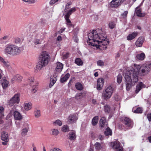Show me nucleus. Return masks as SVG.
<instances>
[{
  "mask_svg": "<svg viewBox=\"0 0 151 151\" xmlns=\"http://www.w3.org/2000/svg\"><path fill=\"white\" fill-rule=\"evenodd\" d=\"M151 64H145L142 67L139 65H134V68L129 67L123 76L126 82V89L129 91L132 86L138 81L139 74L142 76L147 74L150 70Z\"/></svg>",
  "mask_w": 151,
  "mask_h": 151,
  "instance_id": "1",
  "label": "nucleus"
},
{
  "mask_svg": "<svg viewBox=\"0 0 151 151\" xmlns=\"http://www.w3.org/2000/svg\"><path fill=\"white\" fill-rule=\"evenodd\" d=\"M88 37L87 42L88 45L96 47L97 48L101 46V44L105 46L109 44V42L106 40V36L105 33L101 29L93 30L92 32L88 34Z\"/></svg>",
  "mask_w": 151,
  "mask_h": 151,
  "instance_id": "2",
  "label": "nucleus"
},
{
  "mask_svg": "<svg viewBox=\"0 0 151 151\" xmlns=\"http://www.w3.org/2000/svg\"><path fill=\"white\" fill-rule=\"evenodd\" d=\"M40 58V61L35 68V71L36 72H38L42 68L48 64L50 60V57L48 52L46 51H43L41 53Z\"/></svg>",
  "mask_w": 151,
  "mask_h": 151,
  "instance_id": "3",
  "label": "nucleus"
},
{
  "mask_svg": "<svg viewBox=\"0 0 151 151\" xmlns=\"http://www.w3.org/2000/svg\"><path fill=\"white\" fill-rule=\"evenodd\" d=\"M21 51V47L12 44H9L6 45L4 49V52L12 56L19 55Z\"/></svg>",
  "mask_w": 151,
  "mask_h": 151,
  "instance_id": "4",
  "label": "nucleus"
},
{
  "mask_svg": "<svg viewBox=\"0 0 151 151\" xmlns=\"http://www.w3.org/2000/svg\"><path fill=\"white\" fill-rule=\"evenodd\" d=\"M72 4L71 2H69L66 5L63 13L64 16H70L76 10L75 7H73L70 9Z\"/></svg>",
  "mask_w": 151,
  "mask_h": 151,
  "instance_id": "5",
  "label": "nucleus"
},
{
  "mask_svg": "<svg viewBox=\"0 0 151 151\" xmlns=\"http://www.w3.org/2000/svg\"><path fill=\"white\" fill-rule=\"evenodd\" d=\"M113 92V89L112 87L109 86L103 91L102 96L105 99H108L111 97Z\"/></svg>",
  "mask_w": 151,
  "mask_h": 151,
  "instance_id": "6",
  "label": "nucleus"
},
{
  "mask_svg": "<svg viewBox=\"0 0 151 151\" xmlns=\"http://www.w3.org/2000/svg\"><path fill=\"white\" fill-rule=\"evenodd\" d=\"M20 94L17 93L15 94L8 101V103L9 105L11 107L13 106L15 104H18L19 103L20 99Z\"/></svg>",
  "mask_w": 151,
  "mask_h": 151,
  "instance_id": "7",
  "label": "nucleus"
},
{
  "mask_svg": "<svg viewBox=\"0 0 151 151\" xmlns=\"http://www.w3.org/2000/svg\"><path fill=\"white\" fill-rule=\"evenodd\" d=\"M124 1V0H112L109 3V5L111 8H116Z\"/></svg>",
  "mask_w": 151,
  "mask_h": 151,
  "instance_id": "8",
  "label": "nucleus"
},
{
  "mask_svg": "<svg viewBox=\"0 0 151 151\" xmlns=\"http://www.w3.org/2000/svg\"><path fill=\"white\" fill-rule=\"evenodd\" d=\"M78 118V115L76 114H70L68 118L67 122L68 123H75Z\"/></svg>",
  "mask_w": 151,
  "mask_h": 151,
  "instance_id": "9",
  "label": "nucleus"
},
{
  "mask_svg": "<svg viewBox=\"0 0 151 151\" xmlns=\"http://www.w3.org/2000/svg\"><path fill=\"white\" fill-rule=\"evenodd\" d=\"M110 146L112 147L114 149L117 150V151H123V148L120 147V143L119 142L116 141L114 142H111Z\"/></svg>",
  "mask_w": 151,
  "mask_h": 151,
  "instance_id": "10",
  "label": "nucleus"
},
{
  "mask_svg": "<svg viewBox=\"0 0 151 151\" xmlns=\"http://www.w3.org/2000/svg\"><path fill=\"white\" fill-rule=\"evenodd\" d=\"M124 124L126 127L129 129L132 127L133 125V123L132 121L129 118L125 117L124 119Z\"/></svg>",
  "mask_w": 151,
  "mask_h": 151,
  "instance_id": "11",
  "label": "nucleus"
},
{
  "mask_svg": "<svg viewBox=\"0 0 151 151\" xmlns=\"http://www.w3.org/2000/svg\"><path fill=\"white\" fill-rule=\"evenodd\" d=\"M104 83V79L102 78H99L97 81L96 88L99 90H101L103 86Z\"/></svg>",
  "mask_w": 151,
  "mask_h": 151,
  "instance_id": "12",
  "label": "nucleus"
},
{
  "mask_svg": "<svg viewBox=\"0 0 151 151\" xmlns=\"http://www.w3.org/2000/svg\"><path fill=\"white\" fill-rule=\"evenodd\" d=\"M13 116L14 119L16 120L20 121L23 118L21 114L17 111H14Z\"/></svg>",
  "mask_w": 151,
  "mask_h": 151,
  "instance_id": "13",
  "label": "nucleus"
},
{
  "mask_svg": "<svg viewBox=\"0 0 151 151\" xmlns=\"http://www.w3.org/2000/svg\"><path fill=\"white\" fill-rule=\"evenodd\" d=\"M144 38L143 37H139L135 42L136 46L138 47H141L144 41Z\"/></svg>",
  "mask_w": 151,
  "mask_h": 151,
  "instance_id": "14",
  "label": "nucleus"
},
{
  "mask_svg": "<svg viewBox=\"0 0 151 151\" xmlns=\"http://www.w3.org/2000/svg\"><path fill=\"white\" fill-rule=\"evenodd\" d=\"M63 64L61 63L58 62L56 63L55 70L56 72L60 73L63 68Z\"/></svg>",
  "mask_w": 151,
  "mask_h": 151,
  "instance_id": "15",
  "label": "nucleus"
},
{
  "mask_svg": "<svg viewBox=\"0 0 151 151\" xmlns=\"http://www.w3.org/2000/svg\"><path fill=\"white\" fill-rule=\"evenodd\" d=\"M57 79V76L56 75L51 76L50 77V83L49 85L50 88L52 87L56 82Z\"/></svg>",
  "mask_w": 151,
  "mask_h": 151,
  "instance_id": "16",
  "label": "nucleus"
},
{
  "mask_svg": "<svg viewBox=\"0 0 151 151\" xmlns=\"http://www.w3.org/2000/svg\"><path fill=\"white\" fill-rule=\"evenodd\" d=\"M145 87V86L143 83L141 82L139 83L137 85L135 93H137L141 89Z\"/></svg>",
  "mask_w": 151,
  "mask_h": 151,
  "instance_id": "17",
  "label": "nucleus"
},
{
  "mask_svg": "<svg viewBox=\"0 0 151 151\" xmlns=\"http://www.w3.org/2000/svg\"><path fill=\"white\" fill-rule=\"evenodd\" d=\"M135 13L137 16L140 17H143L145 16V13L142 12L141 10L138 7L136 8L135 9Z\"/></svg>",
  "mask_w": 151,
  "mask_h": 151,
  "instance_id": "18",
  "label": "nucleus"
},
{
  "mask_svg": "<svg viewBox=\"0 0 151 151\" xmlns=\"http://www.w3.org/2000/svg\"><path fill=\"white\" fill-rule=\"evenodd\" d=\"M1 138V140L3 141H8L9 138L8 133L5 131L2 132Z\"/></svg>",
  "mask_w": 151,
  "mask_h": 151,
  "instance_id": "19",
  "label": "nucleus"
},
{
  "mask_svg": "<svg viewBox=\"0 0 151 151\" xmlns=\"http://www.w3.org/2000/svg\"><path fill=\"white\" fill-rule=\"evenodd\" d=\"M1 83L4 89L6 88L9 85V82L5 79H2Z\"/></svg>",
  "mask_w": 151,
  "mask_h": 151,
  "instance_id": "20",
  "label": "nucleus"
},
{
  "mask_svg": "<svg viewBox=\"0 0 151 151\" xmlns=\"http://www.w3.org/2000/svg\"><path fill=\"white\" fill-rule=\"evenodd\" d=\"M24 107L26 111L29 110L32 108V104L30 102L24 103Z\"/></svg>",
  "mask_w": 151,
  "mask_h": 151,
  "instance_id": "21",
  "label": "nucleus"
},
{
  "mask_svg": "<svg viewBox=\"0 0 151 151\" xmlns=\"http://www.w3.org/2000/svg\"><path fill=\"white\" fill-rule=\"evenodd\" d=\"M99 124L101 129H102L103 127H106V119L105 117H102L101 118L99 121Z\"/></svg>",
  "mask_w": 151,
  "mask_h": 151,
  "instance_id": "22",
  "label": "nucleus"
},
{
  "mask_svg": "<svg viewBox=\"0 0 151 151\" xmlns=\"http://www.w3.org/2000/svg\"><path fill=\"white\" fill-rule=\"evenodd\" d=\"M66 22V24L68 27H70L73 26L69 18L70 16H64Z\"/></svg>",
  "mask_w": 151,
  "mask_h": 151,
  "instance_id": "23",
  "label": "nucleus"
},
{
  "mask_svg": "<svg viewBox=\"0 0 151 151\" xmlns=\"http://www.w3.org/2000/svg\"><path fill=\"white\" fill-rule=\"evenodd\" d=\"M70 77L69 73H67L65 76H61L60 79V81L61 83H63L67 81Z\"/></svg>",
  "mask_w": 151,
  "mask_h": 151,
  "instance_id": "24",
  "label": "nucleus"
},
{
  "mask_svg": "<svg viewBox=\"0 0 151 151\" xmlns=\"http://www.w3.org/2000/svg\"><path fill=\"white\" fill-rule=\"evenodd\" d=\"M137 34V32H133L129 34L127 37V40H132L135 37Z\"/></svg>",
  "mask_w": 151,
  "mask_h": 151,
  "instance_id": "25",
  "label": "nucleus"
},
{
  "mask_svg": "<svg viewBox=\"0 0 151 151\" xmlns=\"http://www.w3.org/2000/svg\"><path fill=\"white\" fill-rule=\"evenodd\" d=\"M75 87L79 91L82 90L83 88V86L79 82L76 83L75 85Z\"/></svg>",
  "mask_w": 151,
  "mask_h": 151,
  "instance_id": "26",
  "label": "nucleus"
},
{
  "mask_svg": "<svg viewBox=\"0 0 151 151\" xmlns=\"http://www.w3.org/2000/svg\"><path fill=\"white\" fill-rule=\"evenodd\" d=\"M145 56V53H142L140 54H137L136 56V57L137 59L142 60L144 59Z\"/></svg>",
  "mask_w": 151,
  "mask_h": 151,
  "instance_id": "27",
  "label": "nucleus"
},
{
  "mask_svg": "<svg viewBox=\"0 0 151 151\" xmlns=\"http://www.w3.org/2000/svg\"><path fill=\"white\" fill-rule=\"evenodd\" d=\"M143 109L141 107H138L136 109L134 108H133L132 111L135 113L141 114L142 113L143 111Z\"/></svg>",
  "mask_w": 151,
  "mask_h": 151,
  "instance_id": "28",
  "label": "nucleus"
},
{
  "mask_svg": "<svg viewBox=\"0 0 151 151\" xmlns=\"http://www.w3.org/2000/svg\"><path fill=\"white\" fill-rule=\"evenodd\" d=\"M99 120L98 116H95L92 119V124L93 126L96 125L98 123Z\"/></svg>",
  "mask_w": 151,
  "mask_h": 151,
  "instance_id": "29",
  "label": "nucleus"
},
{
  "mask_svg": "<svg viewBox=\"0 0 151 151\" xmlns=\"http://www.w3.org/2000/svg\"><path fill=\"white\" fill-rule=\"evenodd\" d=\"M95 148L97 150H99L102 148V147L101 144L98 142H96L94 145Z\"/></svg>",
  "mask_w": 151,
  "mask_h": 151,
  "instance_id": "30",
  "label": "nucleus"
},
{
  "mask_svg": "<svg viewBox=\"0 0 151 151\" xmlns=\"http://www.w3.org/2000/svg\"><path fill=\"white\" fill-rule=\"evenodd\" d=\"M0 62L2 63L4 66L6 67H9L10 65L9 63L5 61L3 58L0 60Z\"/></svg>",
  "mask_w": 151,
  "mask_h": 151,
  "instance_id": "31",
  "label": "nucleus"
},
{
  "mask_svg": "<svg viewBox=\"0 0 151 151\" xmlns=\"http://www.w3.org/2000/svg\"><path fill=\"white\" fill-rule=\"evenodd\" d=\"M37 38L42 41L45 38V35L44 33H40L37 35Z\"/></svg>",
  "mask_w": 151,
  "mask_h": 151,
  "instance_id": "32",
  "label": "nucleus"
},
{
  "mask_svg": "<svg viewBox=\"0 0 151 151\" xmlns=\"http://www.w3.org/2000/svg\"><path fill=\"white\" fill-rule=\"evenodd\" d=\"M69 139L70 140H74L76 138V135L74 132L73 131L69 133Z\"/></svg>",
  "mask_w": 151,
  "mask_h": 151,
  "instance_id": "33",
  "label": "nucleus"
},
{
  "mask_svg": "<svg viewBox=\"0 0 151 151\" xmlns=\"http://www.w3.org/2000/svg\"><path fill=\"white\" fill-rule=\"evenodd\" d=\"M51 131L52 134L54 136H57L59 133V131L57 129H51Z\"/></svg>",
  "mask_w": 151,
  "mask_h": 151,
  "instance_id": "34",
  "label": "nucleus"
},
{
  "mask_svg": "<svg viewBox=\"0 0 151 151\" xmlns=\"http://www.w3.org/2000/svg\"><path fill=\"white\" fill-rule=\"evenodd\" d=\"M75 63L78 65H82L83 63L80 58H77L75 60Z\"/></svg>",
  "mask_w": 151,
  "mask_h": 151,
  "instance_id": "35",
  "label": "nucleus"
},
{
  "mask_svg": "<svg viewBox=\"0 0 151 151\" xmlns=\"http://www.w3.org/2000/svg\"><path fill=\"white\" fill-rule=\"evenodd\" d=\"M34 114L36 118H38L39 117L41 116L40 111L38 109L35 110L34 112Z\"/></svg>",
  "mask_w": 151,
  "mask_h": 151,
  "instance_id": "36",
  "label": "nucleus"
},
{
  "mask_svg": "<svg viewBox=\"0 0 151 151\" xmlns=\"http://www.w3.org/2000/svg\"><path fill=\"white\" fill-rule=\"evenodd\" d=\"M104 134L105 135H111L112 134V132L111 129L109 127L107 128L105 131Z\"/></svg>",
  "mask_w": 151,
  "mask_h": 151,
  "instance_id": "37",
  "label": "nucleus"
},
{
  "mask_svg": "<svg viewBox=\"0 0 151 151\" xmlns=\"http://www.w3.org/2000/svg\"><path fill=\"white\" fill-rule=\"evenodd\" d=\"M84 96L83 93H77L75 96V98L77 100L81 99Z\"/></svg>",
  "mask_w": 151,
  "mask_h": 151,
  "instance_id": "38",
  "label": "nucleus"
},
{
  "mask_svg": "<svg viewBox=\"0 0 151 151\" xmlns=\"http://www.w3.org/2000/svg\"><path fill=\"white\" fill-rule=\"evenodd\" d=\"M53 124L54 126L58 125L61 126L62 125V122L60 120L58 119L54 122Z\"/></svg>",
  "mask_w": 151,
  "mask_h": 151,
  "instance_id": "39",
  "label": "nucleus"
},
{
  "mask_svg": "<svg viewBox=\"0 0 151 151\" xmlns=\"http://www.w3.org/2000/svg\"><path fill=\"white\" fill-rule=\"evenodd\" d=\"M42 41L38 38H35L33 40L34 43L36 45L41 44V43Z\"/></svg>",
  "mask_w": 151,
  "mask_h": 151,
  "instance_id": "40",
  "label": "nucleus"
},
{
  "mask_svg": "<svg viewBox=\"0 0 151 151\" xmlns=\"http://www.w3.org/2000/svg\"><path fill=\"white\" fill-rule=\"evenodd\" d=\"M128 14V12L127 11H125L123 13L121 14V18L122 19H126L127 17V15Z\"/></svg>",
  "mask_w": 151,
  "mask_h": 151,
  "instance_id": "41",
  "label": "nucleus"
},
{
  "mask_svg": "<svg viewBox=\"0 0 151 151\" xmlns=\"http://www.w3.org/2000/svg\"><path fill=\"white\" fill-rule=\"evenodd\" d=\"M28 131L27 129L26 128H25L23 129L22 131L21 134L23 136H24L27 135V133Z\"/></svg>",
  "mask_w": 151,
  "mask_h": 151,
  "instance_id": "42",
  "label": "nucleus"
},
{
  "mask_svg": "<svg viewBox=\"0 0 151 151\" xmlns=\"http://www.w3.org/2000/svg\"><path fill=\"white\" fill-rule=\"evenodd\" d=\"M62 130L64 132H68L69 131V128L68 126L66 125L63 126L62 128Z\"/></svg>",
  "mask_w": 151,
  "mask_h": 151,
  "instance_id": "43",
  "label": "nucleus"
},
{
  "mask_svg": "<svg viewBox=\"0 0 151 151\" xmlns=\"http://www.w3.org/2000/svg\"><path fill=\"white\" fill-rule=\"evenodd\" d=\"M122 80V76L120 74L118 75L117 77V81L118 83H120Z\"/></svg>",
  "mask_w": 151,
  "mask_h": 151,
  "instance_id": "44",
  "label": "nucleus"
},
{
  "mask_svg": "<svg viewBox=\"0 0 151 151\" xmlns=\"http://www.w3.org/2000/svg\"><path fill=\"white\" fill-rule=\"evenodd\" d=\"M14 78L15 80H16L18 81H20L22 80V78L20 75H17L14 76Z\"/></svg>",
  "mask_w": 151,
  "mask_h": 151,
  "instance_id": "45",
  "label": "nucleus"
},
{
  "mask_svg": "<svg viewBox=\"0 0 151 151\" xmlns=\"http://www.w3.org/2000/svg\"><path fill=\"white\" fill-rule=\"evenodd\" d=\"M104 111L105 112L107 113H109L110 111V107L108 105H105L104 107Z\"/></svg>",
  "mask_w": 151,
  "mask_h": 151,
  "instance_id": "46",
  "label": "nucleus"
},
{
  "mask_svg": "<svg viewBox=\"0 0 151 151\" xmlns=\"http://www.w3.org/2000/svg\"><path fill=\"white\" fill-rule=\"evenodd\" d=\"M4 111V108L2 106H0V116L3 117L4 116L3 112Z\"/></svg>",
  "mask_w": 151,
  "mask_h": 151,
  "instance_id": "47",
  "label": "nucleus"
},
{
  "mask_svg": "<svg viewBox=\"0 0 151 151\" xmlns=\"http://www.w3.org/2000/svg\"><path fill=\"white\" fill-rule=\"evenodd\" d=\"M97 65L98 66H104V62L101 60H99L97 61Z\"/></svg>",
  "mask_w": 151,
  "mask_h": 151,
  "instance_id": "48",
  "label": "nucleus"
},
{
  "mask_svg": "<svg viewBox=\"0 0 151 151\" xmlns=\"http://www.w3.org/2000/svg\"><path fill=\"white\" fill-rule=\"evenodd\" d=\"M28 82L30 84H32L34 82V78L32 77H29L28 79Z\"/></svg>",
  "mask_w": 151,
  "mask_h": 151,
  "instance_id": "49",
  "label": "nucleus"
},
{
  "mask_svg": "<svg viewBox=\"0 0 151 151\" xmlns=\"http://www.w3.org/2000/svg\"><path fill=\"white\" fill-rule=\"evenodd\" d=\"M109 27L111 29L113 28L115 26V24L114 22H111L109 24Z\"/></svg>",
  "mask_w": 151,
  "mask_h": 151,
  "instance_id": "50",
  "label": "nucleus"
},
{
  "mask_svg": "<svg viewBox=\"0 0 151 151\" xmlns=\"http://www.w3.org/2000/svg\"><path fill=\"white\" fill-rule=\"evenodd\" d=\"M59 0H51L50 4L51 5H52L55 3L57 2Z\"/></svg>",
  "mask_w": 151,
  "mask_h": 151,
  "instance_id": "51",
  "label": "nucleus"
},
{
  "mask_svg": "<svg viewBox=\"0 0 151 151\" xmlns=\"http://www.w3.org/2000/svg\"><path fill=\"white\" fill-rule=\"evenodd\" d=\"M37 90V88L35 86H33L32 88V91L33 93H35Z\"/></svg>",
  "mask_w": 151,
  "mask_h": 151,
  "instance_id": "52",
  "label": "nucleus"
},
{
  "mask_svg": "<svg viewBox=\"0 0 151 151\" xmlns=\"http://www.w3.org/2000/svg\"><path fill=\"white\" fill-rule=\"evenodd\" d=\"M50 151H62V150L59 148L55 147L51 149Z\"/></svg>",
  "mask_w": 151,
  "mask_h": 151,
  "instance_id": "53",
  "label": "nucleus"
},
{
  "mask_svg": "<svg viewBox=\"0 0 151 151\" xmlns=\"http://www.w3.org/2000/svg\"><path fill=\"white\" fill-rule=\"evenodd\" d=\"M147 118L149 121H151V113L147 115Z\"/></svg>",
  "mask_w": 151,
  "mask_h": 151,
  "instance_id": "54",
  "label": "nucleus"
},
{
  "mask_svg": "<svg viewBox=\"0 0 151 151\" xmlns=\"http://www.w3.org/2000/svg\"><path fill=\"white\" fill-rule=\"evenodd\" d=\"M65 29V28H61L58 32L59 33H61L64 31Z\"/></svg>",
  "mask_w": 151,
  "mask_h": 151,
  "instance_id": "55",
  "label": "nucleus"
},
{
  "mask_svg": "<svg viewBox=\"0 0 151 151\" xmlns=\"http://www.w3.org/2000/svg\"><path fill=\"white\" fill-rule=\"evenodd\" d=\"M69 54V53L67 52L64 55V57L65 58H67L68 57Z\"/></svg>",
  "mask_w": 151,
  "mask_h": 151,
  "instance_id": "56",
  "label": "nucleus"
},
{
  "mask_svg": "<svg viewBox=\"0 0 151 151\" xmlns=\"http://www.w3.org/2000/svg\"><path fill=\"white\" fill-rule=\"evenodd\" d=\"M57 39L58 41H60L62 40V37L60 36H59L58 37Z\"/></svg>",
  "mask_w": 151,
  "mask_h": 151,
  "instance_id": "57",
  "label": "nucleus"
},
{
  "mask_svg": "<svg viewBox=\"0 0 151 151\" xmlns=\"http://www.w3.org/2000/svg\"><path fill=\"white\" fill-rule=\"evenodd\" d=\"M15 123H16V124L17 127L18 128H19L20 127V123H19V122H16Z\"/></svg>",
  "mask_w": 151,
  "mask_h": 151,
  "instance_id": "58",
  "label": "nucleus"
},
{
  "mask_svg": "<svg viewBox=\"0 0 151 151\" xmlns=\"http://www.w3.org/2000/svg\"><path fill=\"white\" fill-rule=\"evenodd\" d=\"M9 38V36L8 35H5L3 37V39L4 40H6Z\"/></svg>",
  "mask_w": 151,
  "mask_h": 151,
  "instance_id": "59",
  "label": "nucleus"
},
{
  "mask_svg": "<svg viewBox=\"0 0 151 151\" xmlns=\"http://www.w3.org/2000/svg\"><path fill=\"white\" fill-rule=\"evenodd\" d=\"M4 142H3L2 144L4 145H6L7 144L8 141H4Z\"/></svg>",
  "mask_w": 151,
  "mask_h": 151,
  "instance_id": "60",
  "label": "nucleus"
},
{
  "mask_svg": "<svg viewBox=\"0 0 151 151\" xmlns=\"http://www.w3.org/2000/svg\"><path fill=\"white\" fill-rule=\"evenodd\" d=\"M2 117L0 116V124H1L3 123V121L2 119Z\"/></svg>",
  "mask_w": 151,
  "mask_h": 151,
  "instance_id": "61",
  "label": "nucleus"
},
{
  "mask_svg": "<svg viewBox=\"0 0 151 151\" xmlns=\"http://www.w3.org/2000/svg\"><path fill=\"white\" fill-rule=\"evenodd\" d=\"M20 41V40L19 38L16 39L15 41V42L16 43H18Z\"/></svg>",
  "mask_w": 151,
  "mask_h": 151,
  "instance_id": "62",
  "label": "nucleus"
},
{
  "mask_svg": "<svg viewBox=\"0 0 151 151\" xmlns=\"http://www.w3.org/2000/svg\"><path fill=\"white\" fill-rule=\"evenodd\" d=\"M92 103L93 104H95L96 103V100L94 99H92Z\"/></svg>",
  "mask_w": 151,
  "mask_h": 151,
  "instance_id": "63",
  "label": "nucleus"
},
{
  "mask_svg": "<svg viewBox=\"0 0 151 151\" xmlns=\"http://www.w3.org/2000/svg\"><path fill=\"white\" fill-rule=\"evenodd\" d=\"M148 139L149 142L151 143V136L149 137H148Z\"/></svg>",
  "mask_w": 151,
  "mask_h": 151,
  "instance_id": "64",
  "label": "nucleus"
}]
</instances>
